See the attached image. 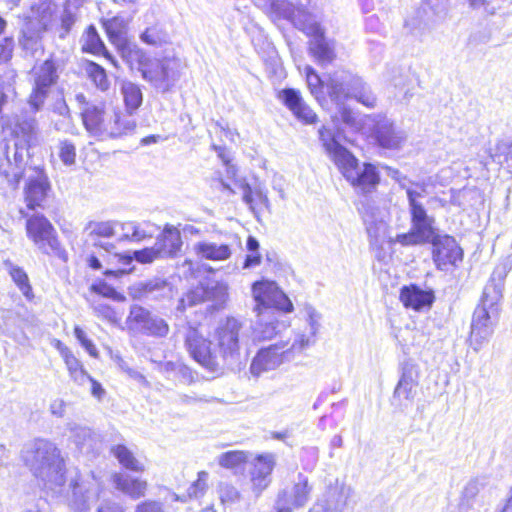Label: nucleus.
Wrapping results in <instances>:
<instances>
[{"label": "nucleus", "instance_id": "obj_47", "mask_svg": "<svg viewBox=\"0 0 512 512\" xmlns=\"http://www.w3.org/2000/svg\"><path fill=\"white\" fill-rule=\"evenodd\" d=\"M140 292L143 297L160 298L170 291V285L167 281L154 278L146 282L140 283Z\"/></svg>", "mask_w": 512, "mask_h": 512}, {"label": "nucleus", "instance_id": "obj_7", "mask_svg": "<svg viewBox=\"0 0 512 512\" xmlns=\"http://www.w3.org/2000/svg\"><path fill=\"white\" fill-rule=\"evenodd\" d=\"M501 295L494 286H487L484 289L481 305L474 310L471 331L470 345L474 351H479L488 342L494 332V320L498 316L497 303Z\"/></svg>", "mask_w": 512, "mask_h": 512}, {"label": "nucleus", "instance_id": "obj_23", "mask_svg": "<svg viewBox=\"0 0 512 512\" xmlns=\"http://www.w3.org/2000/svg\"><path fill=\"white\" fill-rule=\"evenodd\" d=\"M278 99L304 124L311 125L317 122V114L305 103L298 90L285 88L279 91Z\"/></svg>", "mask_w": 512, "mask_h": 512}, {"label": "nucleus", "instance_id": "obj_51", "mask_svg": "<svg viewBox=\"0 0 512 512\" xmlns=\"http://www.w3.org/2000/svg\"><path fill=\"white\" fill-rule=\"evenodd\" d=\"M218 493L223 504H234L241 498L238 489L229 483H220Z\"/></svg>", "mask_w": 512, "mask_h": 512}, {"label": "nucleus", "instance_id": "obj_11", "mask_svg": "<svg viewBox=\"0 0 512 512\" xmlns=\"http://www.w3.org/2000/svg\"><path fill=\"white\" fill-rule=\"evenodd\" d=\"M101 492V483L93 473L75 472L69 479L66 500L75 512H87Z\"/></svg>", "mask_w": 512, "mask_h": 512}, {"label": "nucleus", "instance_id": "obj_15", "mask_svg": "<svg viewBox=\"0 0 512 512\" xmlns=\"http://www.w3.org/2000/svg\"><path fill=\"white\" fill-rule=\"evenodd\" d=\"M210 341L204 338L198 328L188 326L185 334V345L196 362L208 369L209 371H217L222 364L219 352L212 351Z\"/></svg>", "mask_w": 512, "mask_h": 512}, {"label": "nucleus", "instance_id": "obj_26", "mask_svg": "<svg viewBox=\"0 0 512 512\" xmlns=\"http://www.w3.org/2000/svg\"><path fill=\"white\" fill-rule=\"evenodd\" d=\"M312 487L308 483V479L299 474L297 481L294 482L291 488L283 489L279 494L276 501L277 506H285L291 509L293 507L304 506L309 498Z\"/></svg>", "mask_w": 512, "mask_h": 512}, {"label": "nucleus", "instance_id": "obj_44", "mask_svg": "<svg viewBox=\"0 0 512 512\" xmlns=\"http://www.w3.org/2000/svg\"><path fill=\"white\" fill-rule=\"evenodd\" d=\"M84 71L87 77L100 91L106 92L110 88V80L108 79L106 70L99 64L87 61L84 64Z\"/></svg>", "mask_w": 512, "mask_h": 512}, {"label": "nucleus", "instance_id": "obj_36", "mask_svg": "<svg viewBox=\"0 0 512 512\" xmlns=\"http://www.w3.org/2000/svg\"><path fill=\"white\" fill-rule=\"evenodd\" d=\"M116 47L130 68H136L141 72V75H143V66L151 60L146 53L136 45H132L127 41L122 45H117Z\"/></svg>", "mask_w": 512, "mask_h": 512}, {"label": "nucleus", "instance_id": "obj_61", "mask_svg": "<svg viewBox=\"0 0 512 512\" xmlns=\"http://www.w3.org/2000/svg\"><path fill=\"white\" fill-rule=\"evenodd\" d=\"M135 259L140 263H150L157 257H162L157 251V245L152 248H145L134 253Z\"/></svg>", "mask_w": 512, "mask_h": 512}, {"label": "nucleus", "instance_id": "obj_32", "mask_svg": "<svg viewBox=\"0 0 512 512\" xmlns=\"http://www.w3.org/2000/svg\"><path fill=\"white\" fill-rule=\"evenodd\" d=\"M400 300L405 307L420 311L432 305L434 295L432 291L422 290L416 285H410L401 289Z\"/></svg>", "mask_w": 512, "mask_h": 512}, {"label": "nucleus", "instance_id": "obj_14", "mask_svg": "<svg viewBox=\"0 0 512 512\" xmlns=\"http://www.w3.org/2000/svg\"><path fill=\"white\" fill-rule=\"evenodd\" d=\"M29 152L22 147L11 145L10 142H3L0 145V176L7 183L16 188L21 177L26 173L25 166Z\"/></svg>", "mask_w": 512, "mask_h": 512}, {"label": "nucleus", "instance_id": "obj_62", "mask_svg": "<svg viewBox=\"0 0 512 512\" xmlns=\"http://www.w3.org/2000/svg\"><path fill=\"white\" fill-rule=\"evenodd\" d=\"M124 236L132 242H140L147 237L146 232L141 226H123Z\"/></svg>", "mask_w": 512, "mask_h": 512}, {"label": "nucleus", "instance_id": "obj_60", "mask_svg": "<svg viewBox=\"0 0 512 512\" xmlns=\"http://www.w3.org/2000/svg\"><path fill=\"white\" fill-rule=\"evenodd\" d=\"M75 22L76 14L73 11H71L69 7H66L61 16V28L63 32L61 33L60 37H65V35L70 32Z\"/></svg>", "mask_w": 512, "mask_h": 512}, {"label": "nucleus", "instance_id": "obj_13", "mask_svg": "<svg viewBox=\"0 0 512 512\" xmlns=\"http://www.w3.org/2000/svg\"><path fill=\"white\" fill-rule=\"evenodd\" d=\"M30 77L33 82V90L28 103L33 112L36 113L43 106L50 87L53 86L58 79L57 68L54 61L47 59L40 64L34 65L30 72Z\"/></svg>", "mask_w": 512, "mask_h": 512}, {"label": "nucleus", "instance_id": "obj_43", "mask_svg": "<svg viewBox=\"0 0 512 512\" xmlns=\"http://www.w3.org/2000/svg\"><path fill=\"white\" fill-rule=\"evenodd\" d=\"M3 266L23 295L28 299L31 298L32 287L26 272L21 267L14 265L9 259L3 261Z\"/></svg>", "mask_w": 512, "mask_h": 512}, {"label": "nucleus", "instance_id": "obj_5", "mask_svg": "<svg viewBox=\"0 0 512 512\" xmlns=\"http://www.w3.org/2000/svg\"><path fill=\"white\" fill-rule=\"evenodd\" d=\"M215 340L222 364L234 366L240 361L242 347H248L250 329L239 319L227 317L215 330Z\"/></svg>", "mask_w": 512, "mask_h": 512}, {"label": "nucleus", "instance_id": "obj_24", "mask_svg": "<svg viewBox=\"0 0 512 512\" xmlns=\"http://www.w3.org/2000/svg\"><path fill=\"white\" fill-rule=\"evenodd\" d=\"M356 75L348 71H336L326 81L327 93L335 104L345 103L350 99Z\"/></svg>", "mask_w": 512, "mask_h": 512}, {"label": "nucleus", "instance_id": "obj_37", "mask_svg": "<svg viewBox=\"0 0 512 512\" xmlns=\"http://www.w3.org/2000/svg\"><path fill=\"white\" fill-rule=\"evenodd\" d=\"M61 356L65 362L67 370L71 379L80 386L85 385L90 379V375L83 367V364L77 359L74 354L68 349L63 348L60 350Z\"/></svg>", "mask_w": 512, "mask_h": 512}, {"label": "nucleus", "instance_id": "obj_21", "mask_svg": "<svg viewBox=\"0 0 512 512\" xmlns=\"http://www.w3.org/2000/svg\"><path fill=\"white\" fill-rule=\"evenodd\" d=\"M275 466V456L271 453L258 455L249 471L251 490L259 497L271 483V473Z\"/></svg>", "mask_w": 512, "mask_h": 512}, {"label": "nucleus", "instance_id": "obj_17", "mask_svg": "<svg viewBox=\"0 0 512 512\" xmlns=\"http://www.w3.org/2000/svg\"><path fill=\"white\" fill-rule=\"evenodd\" d=\"M10 129L11 139L5 142H10L11 145L22 147L29 152V148L35 145L38 141V124L34 116L28 115L27 112L14 115L7 123Z\"/></svg>", "mask_w": 512, "mask_h": 512}, {"label": "nucleus", "instance_id": "obj_45", "mask_svg": "<svg viewBox=\"0 0 512 512\" xmlns=\"http://www.w3.org/2000/svg\"><path fill=\"white\" fill-rule=\"evenodd\" d=\"M350 99H355L357 102L368 108H374L377 104V98L375 94L372 92L370 87L358 76H356L353 90H351Z\"/></svg>", "mask_w": 512, "mask_h": 512}, {"label": "nucleus", "instance_id": "obj_35", "mask_svg": "<svg viewBox=\"0 0 512 512\" xmlns=\"http://www.w3.org/2000/svg\"><path fill=\"white\" fill-rule=\"evenodd\" d=\"M120 93L123 98L127 117H130L139 109L143 102L141 87L129 80H123L120 84Z\"/></svg>", "mask_w": 512, "mask_h": 512}, {"label": "nucleus", "instance_id": "obj_33", "mask_svg": "<svg viewBox=\"0 0 512 512\" xmlns=\"http://www.w3.org/2000/svg\"><path fill=\"white\" fill-rule=\"evenodd\" d=\"M367 233L370 240V247L374 251L376 259L385 262L389 257L388 252L385 250V244H391L394 241L399 242L398 239L394 240L389 236L385 226H369ZM398 236L399 235H397L396 238H398Z\"/></svg>", "mask_w": 512, "mask_h": 512}, {"label": "nucleus", "instance_id": "obj_41", "mask_svg": "<svg viewBox=\"0 0 512 512\" xmlns=\"http://www.w3.org/2000/svg\"><path fill=\"white\" fill-rule=\"evenodd\" d=\"M82 49L86 52H91L93 54H101L104 53L105 57H107L115 66L116 62L112 58L110 54L105 49V45L101 40L96 28L93 25H90L81 39Z\"/></svg>", "mask_w": 512, "mask_h": 512}, {"label": "nucleus", "instance_id": "obj_40", "mask_svg": "<svg viewBox=\"0 0 512 512\" xmlns=\"http://www.w3.org/2000/svg\"><path fill=\"white\" fill-rule=\"evenodd\" d=\"M270 11L275 17L290 19L293 23L294 18L305 23L312 19L304 9H298L297 13L292 11L291 4L287 0H271Z\"/></svg>", "mask_w": 512, "mask_h": 512}, {"label": "nucleus", "instance_id": "obj_22", "mask_svg": "<svg viewBox=\"0 0 512 512\" xmlns=\"http://www.w3.org/2000/svg\"><path fill=\"white\" fill-rule=\"evenodd\" d=\"M418 384V367L411 362H405L402 365L401 376L394 390V399L401 406H407L409 403H412L417 394Z\"/></svg>", "mask_w": 512, "mask_h": 512}, {"label": "nucleus", "instance_id": "obj_31", "mask_svg": "<svg viewBox=\"0 0 512 512\" xmlns=\"http://www.w3.org/2000/svg\"><path fill=\"white\" fill-rule=\"evenodd\" d=\"M112 482L117 490L133 500L140 499L146 495L148 483L137 477L126 473H115Z\"/></svg>", "mask_w": 512, "mask_h": 512}, {"label": "nucleus", "instance_id": "obj_38", "mask_svg": "<svg viewBox=\"0 0 512 512\" xmlns=\"http://www.w3.org/2000/svg\"><path fill=\"white\" fill-rule=\"evenodd\" d=\"M195 250L202 258L213 261L226 260L232 254L228 245L214 242H200L195 245Z\"/></svg>", "mask_w": 512, "mask_h": 512}, {"label": "nucleus", "instance_id": "obj_63", "mask_svg": "<svg viewBox=\"0 0 512 512\" xmlns=\"http://www.w3.org/2000/svg\"><path fill=\"white\" fill-rule=\"evenodd\" d=\"M135 512H164L162 504L158 501L147 500L139 503Z\"/></svg>", "mask_w": 512, "mask_h": 512}, {"label": "nucleus", "instance_id": "obj_19", "mask_svg": "<svg viewBox=\"0 0 512 512\" xmlns=\"http://www.w3.org/2000/svg\"><path fill=\"white\" fill-rule=\"evenodd\" d=\"M214 186L217 189L222 191H227L231 194L237 193V191L242 193V197L244 202L249 206L251 211L254 213L256 220L259 222L261 218L259 217L260 206L268 207V199L267 196L259 189V187L252 188L245 180L239 179L235 180L234 187H231L229 184L225 183L221 178L214 180Z\"/></svg>", "mask_w": 512, "mask_h": 512}, {"label": "nucleus", "instance_id": "obj_2", "mask_svg": "<svg viewBox=\"0 0 512 512\" xmlns=\"http://www.w3.org/2000/svg\"><path fill=\"white\" fill-rule=\"evenodd\" d=\"M22 459L44 488L61 493L65 483V462L61 451L51 441L36 439L22 450Z\"/></svg>", "mask_w": 512, "mask_h": 512}, {"label": "nucleus", "instance_id": "obj_34", "mask_svg": "<svg viewBox=\"0 0 512 512\" xmlns=\"http://www.w3.org/2000/svg\"><path fill=\"white\" fill-rule=\"evenodd\" d=\"M157 251L162 257L176 255L182 246L180 231L175 226H165L156 241Z\"/></svg>", "mask_w": 512, "mask_h": 512}, {"label": "nucleus", "instance_id": "obj_28", "mask_svg": "<svg viewBox=\"0 0 512 512\" xmlns=\"http://www.w3.org/2000/svg\"><path fill=\"white\" fill-rule=\"evenodd\" d=\"M256 321L250 329V341L256 344L261 341L271 340L280 334L284 324L280 323L276 318V313L267 316L255 315Z\"/></svg>", "mask_w": 512, "mask_h": 512}, {"label": "nucleus", "instance_id": "obj_50", "mask_svg": "<svg viewBox=\"0 0 512 512\" xmlns=\"http://www.w3.org/2000/svg\"><path fill=\"white\" fill-rule=\"evenodd\" d=\"M336 106L338 109L339 117L344 124L355 130H361L363 132L364 118L358 120L352 110L345 106V103L336 104Z\"/></svg>", "mask_w": 512, "mask_h": 512}, {"label": "nucleus", "instance_id": "obj_58", "mask_svg": "<svg viewBox=\"0 0 512 512\" xmlns=\"http://www.w3.org/2000/svg\"><path fill=\"white\" fill-rule=\"evenodd\" d=\"M74 335L90 356L94 358L98 357L97 348L92 341L87 338L86 333L79 326L74 328Z\"/></svg>", "mask_w": 512, "mask_h": 512}, {"label": "nucleus", "instance_id": "obj_8", "mask_svg": "<svg viewBox=\"0 0 512 512\" xmlns=\"http://www.w3.org/2000/svg\"><path fill=\"white\" fill-rule=\"evenodd\" d=\"M25 175L24 200L26 211L20 210V214L26 219V224H51L49 220L36 211V208L43 207L51 192L48 176L39 167H29Z\"/></svg>", "mask_w": 512, "mask_h": 512}, {"label": "nucleus", "instance_id": "obj_30", "mask_svg": "<svg viewBox=\"0 0 512 512\" xmlns=\"http://www.w3.org/2000/svg\"><path fill=\"white\" fill-rule=\"evenodd\" d=\"M67 428L70 432V440L80 453L89 454L97 449L99 440L90 428L74 422L68 423Z\"/></svg>", "mask_w": 512, "mask_h": 512}, {"label": "nucleus", "instance_id": "obj_3", "mask_svg": "<svg viewBox=\"0 0 512 512\" xmlns=\"http://www.w3.org/2000/svg\"><path fill=\"white\" fill-rule=\"evenodd\" d=\"M397 239L404 246L431 242L434 247L433 260L441 270H447L448 266L456 265L462 260V249L455 239L448 235L436 234L433 226H411L408 233L399 234Z\"/></svg>", "mask_w": 512, "mask_h": 512}, {"label": "nucleus", "instance_id": "obj_52", "mask_svg": "<svg viewBox=\"0 0 512 512\" xmlns=\"http://www.w3.org/2000/svg\"><path fill=\"white\" fill-rule=\"evenodd\" d=\"M321 315L311 306L307 307V322L309 326V335L303 334L305 337H309L311 345L315 343V336L320 329Z\"/></svg>", "mask_w": 512, "mask_h": 512}, {"label": "nucleus", "instance_id": "obj_42", "mask_svg": "<svg viewBox=\"0 0 512 512\" xmlns=\"http://www.w3.org/2000/svg\"><path fill=\"white\" fill-rule=\"evenodd\" d=\"M46 24L40 20H29L22 29L21 43L25 49L36 50L39 46L40 34L45 31Z\"/></svg>", "mask_w": 512, "mask_h": 512}, {"label": "nucleus", "instance_id": "obj_59", "mask_svg": "<svg viewBox=\"0 0 512 512\" xmlns=\"http://www.w3.org/2000/svg\"><path fill=\"white\" fill-rule=\"evenodd\" d=\"M18 320V315L12 310H3L0 314V326H3L7 332L17 326Z\"/></svg>", "mask_w": 512, "mask_h": 512}, {"label": "nucleus", "instance_id": "obj_12", "mask_svg": "<svg viewBox=\"0 0 512 512\" xmlns=\"http://www.w3.org/2000/svg\"><path fill=\"white\" fill-rule=\"evenodd\" d=\"M181 61L177 57L151 59L143 66L142 78L158 92H170L180 78Z\"/></svg>", "mask_w": 512, "mask_h": 512}, {"label": "nucleus", "instance_id": "obj_39", "mask_svg": "<svg viewBox=\"0 0 512 512\" xmlns=\"http://www.w3.org/2000/svg\"><path fill=\"white\" fill-rule=\"evenodd\" d=\"M101 23L113 45H122L127 41L125 38L126 21L123 17L114 16L112 18H103Z\"/></svg>", "mask_w": 512, "mask_h": 512}, {"label": "nucleus", "instance_id": "obj_6", "mask_svg": "<svg viewBox=\"0 0 512 512\" xmlns=\"http://www.w3.org/2000/svg\"><path fill=\"white\" fill-rule=\"evenodd\" d=\"M311 346V340L304 335H296L292 343L289 340L280 341L258 351L250 365L253 376L274 370L284 362L292 360L296 354Z\"/></svg>", "mask_w": 512, "mask_h": 512}, {"label": "nucleus", "instance_id": "obj_29", "mask_svg": "<svg viewBox=\"0 0 512 512\" xmlns=\"http://www.w3.org/2000/svg\"><path fill=\"white\" fill-rule=\"evenodd\" d=\"M488 483L485 476L470 479L463 487L459 498V509L463 512H473L481 507L479 493Z\"/></svg>", "mask_w": 512, "mask_h": 512}, {"label": "nucleus", "instance_id": "obj_9", "mask_svg": "<svg viewBox=\"0 0 512 512\" xmlns=\"http://www.w3.org/2000/svg\"><path fill=\"white\" fill-rule=\"evenodd\" d=\"M363 133L372 138L382 149L400 150L407 141V134L385 114L364 116Z\"/></svg>", "mask_w": 512, "mask_h": 512}, {"label": "nucleus", "instance_id": "obj_25", "mask_svg": "<svg viewBox=\"0 0 512 512\" xmlns=\"http://www.w3.org/2000/svg\"><path fill=\"white\" fill-rule=\"evenodd\" d=\"M27 235L45 254L64 258V251L56 237L53 226H26Z\"/></svg>", "mask_w": 512, "mask_h": 512}, {"label": "nucleus", "instance_id": "obj_56", "mask_svg": "<svg viewBox=\"0 0 512 512\" xmlns=\"http://www.w3.org/2000/svg\"><path fill=\"white\" fill-rule=\"evenodd\" d=\"M495 158L499 163H506L508 167H512V141H501L496 146Z\"/></svg>", "mask_w": 512, "mask_h": 512}, {"label": "nucleus", "instance_id": "obj_10", "mask_svg": "<svg viewBox=\"0 0 512 512\" xmlns=\"http://www.w3.org/2000/svg\"><path fill=\"white\" fill-rule=\"evenodd\" d=\"M251 295L254 301L252 311L255 315L267 316L277 311L293 310L292 302L275 281L268 279L255 281L251 287Z\"/></svg>", "mask_w": 512, "mask_h": 512}, {"label": "nucleus", "instance_id": "obj_16", "mask_svg": "<svg viewBox=\"0 0 512 512\" xmlns=\"http://www.w3.org/2000/svg\"><path fill=\"white\" fill-rule=\"evenodd\" d=\"M126 324L130 330L148 336L166 337L169 333V325L163 318L139 305L130 308Z\"/></svg>", "mask_w": 512, "mask_h": 512}, {"label": "nucleus", "instance_id": "obj_27", "mask_svg": "<svg viewBox=\"0 0 512 512\" xmlns=\"http://www.w3.org/2000/svg\"><path fill=\"white\" fill-rule=\"evenodd\" d=\"M400 186L406 190L407 198L409 201L410 214L413 224H426L428 215L426 209L420 202L427 193V185L424 182H416V189L407 185L405 177L396 178Z\"/></svg>", "mask_w": 512, "mask_h": 512}, {"label": "nucleus", "instance_id": "obj_20", "mask_svg": "<svg viewBox=\"0 0 512 512\" xmlns=\"http://www.w3.org/2000/svg\"><path fill=\"white\" fill-rule=\"evenodd\" d=\"M351 495L350 486L336 481L327 488L323 498L309 512H344Z\"/></svg>", "mask_w": 512, "mask_h": 512}, {"label": "nucleus", "instance_id": "obj_46", "mask_svg": "<svg viewBox=\"0 0 512 512\" xmlns=\"http://www.w3.org/2000/svg\"><path fill=\"white\" fill-rule=\"evenodd\" d=\"M112 453L126 469L135 472L144 471L143 464L135 458L133 453L126 446L116 445L112 448Z\"/></svg>", "mask_w": 512, "mask_h": 512}, {"label": "nucleus", "instance_id": "obj_64", "mask_svg": "<svg viewBox=\"0 0 512 512\" xmlns=\"http://www.w3.org/2000/svg\"><path fill=\"white\" fill-rule=\"evenodd\" d=\"M97 512H125V510L119 503L105 500L99 505Z\"/></svg>", "mask_w": 512, "mask_h": 512}, {"label": "nucleus", "instance_id": "obj_49", "mask_svg": "<svg viewBox=\"0 0 512 512\" xmlns=\"http://www.w3.org/2000/svg\"><path fill=\"white\" fill-rule=\"evenodd\" d=\"M247 460L248 453L239 450L228 451L218 456V464L230 470L242 468Z\"/></svg>", "mask_w": 512, "mask_h": 512}, {"label": "nucleus", "instance_id": "obj_53", "mask_svg": "<svg viewBox=\"0 0 512 512\" xmlns=\"http://www.w3.org/2000/svg\"><path fill=\"white\" fill-rule=\"evenodd\" d=\"M208 473L206 471H200L198 478L188 488V496L190 498L202 497L207 489Z\"/></svg>", "mask_w": 512, "mask_h": 512}, {"label": "nucleus", "instance_id": "obj_1", "mask_svg": "<svg viewBox=\"0 0 512 512\" xmlns=\"http://www.w3.org/2000/svg\"><path fill=\"white\" fill-rule=\"evenodd\" d=\"M319 140L328 157L341 171L352 186L363 193L370 192L379 183V174L376 167L370 163L358 162L357 158L340 143V132L322 126L319 131Z\"/></svg>", "mask_w": 512, "mask_h": 512}, {"label": "nucleus", "instance_id": "obj_57", "mask_svg": "<svg viewBox=\"0 0 512 512\" xmlns=\"http://www.w3.org/2000/svg\"><path fill=\"white\" fill-rule=\"evenodd\" d=\"M59 157H60L61 161L67 166H71V165L75 164V161H76L75 145L67 140L62 141L59 146Z\"/></svg>", "mask_w": 512, "mask_h": 512}, {"label": "nucleus", "instance_id": "obj_48", "mask_svg": "<svg viewBox=\"0 0 512 512\" xmlns=\"http://www.w3.org/2000/svg\"><path fill=\"white\" fill-rule=\"evenodd\" d=\"M143 43L151 46L161 47L170 42V36L161 26L154 25L145 29L140 35Z\"/></svg>", "mask_w": 512, "mask_h": 512}, {"label": "nucleus", "instance_id": "obj_4", "mask_svg": "<svg viewBox=\"0 0 512 512\" xmlns=\"http://www.w3.org/2000/svg\"><path fill=\"white\" fill-rule=\"evenodd\" d=\"M82 120L90 135L105 138L120 137L134 130L136 123L125 114L115 110L90 105L82 112Z\"/></svg>", "mask_w": 512, "mask_h": 512}, {"label": "nucleus", "instance_id": "obj_54", "mask_svg": "<svg viewBox=\"0 0 512 512\" xmlns=\"http://www.w3.org/2000/svg\"><path fill=\"white\" fill-rule=\"evenodd\" d=\"M204 297V289L202 287H197L185 294L184 297L181 298L178 309L184 310L186 307L194 306L203 301Z\"/></svg>", "mask_w": 512, "mask_h": 512}, {"label": "nucleus", "instance_id": "obj_18", "mask_svg": "<svg viewBox=\"0 0 512 512\" xmlns=\"http://www.w3.org/2000/svg\"><path fill=\"white\" fill-rule=\"evenodd\" d=\"M294 25L306 35L313 37L310 41V51L320 64L325 65L334 60V50L324 38L323 31L318 23L312 19L305 23L294 18Z\"/></svg>", "mask_w": 512, "mask_h": 512}, {"label": "nucleus", "instance_id": "obj_55", "mask_svg": "<svg viewBox=\"0 0 512 512\" xmlns=\"http://www.w3.org/2000/svg\"><path fill=\"white\" fill-rule=\"evenodd\" d=\"M306 79H307V85H308L312 95H314L318 99L319 95L322 94L324 81L319 77V75L311 67L306 68Z\"/></svg>", "mask_w": 512, "mask_h": 512}]
</instances>
